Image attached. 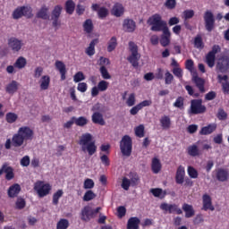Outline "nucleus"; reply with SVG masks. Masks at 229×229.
Instances as JSON below:
<instances>
[{
  "instance_id": "nucleus-53",
  "label": "nucleus",
  "mask_w": 229,
  "mask_h": 229,
  "mask_svg": "<svg viewBox=\"0 0 229 229\" xmlns=\"http://www.w3.org/2000/svg\"><path fill=\"white\" fill-rule=\"evenodd\" d=\"M99 71H100V74L104 80H110V78H112V76L108 72V70L106 69V66H101Z\"/></svg>"
},
{
  "instance_id": "nucleus-50",
  "label": "nucleus",
  "mask_w": 229,
  "mask_h": 229,
  "mask_svg": "<svg viewBox=\"0 0 229 229\" xmlns=\"http://www.w3.org/2000/svg\"><path fill=\"white\" fill-rule=\"evenodd\" d=\"M94 199H96V193L91 190L87 191L83 196V201H92Z\"/></svg>"
},
{
  "instance_id": "nucleus-36",
  "label": "nucleus",
  "mask_w": 229,
  "mask_h": 229,
  "mask_svg": "<svg viewBox=\"0 0 229 229\" xmlns=\"http://www.w3.org/2000/svg\"><path fill=\"white\" fill-rule=\"evenodd\" d=\"M48 10L49 8L46 7V5L42 6L37 13L38 19H43L44 21H47V19H49V15H47Z\"/></svg>"
},
{
  "instance_id": "nucleus-55",
  "label": "nucleus",
  "mask_w": 229,
  "mask_h": 229,
  "mask_svg": "<svg viewBox=\"0 0 229 229\" xmlns=\"http://www.w3.org/2000/svg\"><path fill=\"white\" fill-rule=\"evenodd\" d=\"M174 81V76H173L169 71H166L165 72V85H171V83H173V81Z\"/></svg>"
},
{
  "instance_id": "nucleus-34",
  "label": "nucleus",
  "mask_w": 229,
  "mask_h": 229,
  "mask_svg": "<svg viewBox=\"0 0 229 229\" xmlns=\"http://www.w3.org/2000/svg\"><path fill=\"white\" fill-rule=\"evenodd\" d=\"M65 12L68 15H72L76 10V4L72 0H67L64 4Z\"/></svg>"
},
{
  "instance_id": "nucleus-20",
  "label": "nucleus",
  "mask_w": 229,
  "mask_h": 229,
  "mask_svg": "<svg viewBox=\"0 0 229 229\" xmlns=\"http://www.w3.org/2000/svg\"><path fill=\"white\" fill-rule=\"evenodd\" d=\"M163 35L161 36L160 44L163 47H167L171 44V31L169 29H165Z\"/></svg>"
},
{
  "instance_id": "nucleus-23",
  "label": "nucleus",
  "mask_w": 229,
  "mask_h": 229,
  "mask_svg": "<svg viewBox=\"0 0 229 229\" xmlns=\"http://www.w3.org/2000/svg\"><path fill=\"white\" fill-rule=\"evenodd\" d=\"M55 69H57V71H59L60 74H61V80L62 81H64L66 78V74H67V69L65 68V64H64V62L62 61H55Z\"/></svg>"
},
{
  "instance_id": "nucleus-40",
  "label": "nucleus",
  "mask_w": 229,
  "mask_h": 229,
  "mask_svg": "<svg viewBox=\"0 0 229 229\" xmlns=\"http://www.w3.org/2000/svg\"><path fill=\"white\" fill-rule=\"evenodd\" d=\"M117 47V38L112 37L107 42V52L112 53Z\"/></svg>"
},
{
  "instance_id": "nucleus-15",
  "label": "nucleus",
  "mask_w": 229,
  "mask_h": 229,
  "mask_svg": "<svg viewBox=\"0 0 229 229\" xmlns=\"http://www.w3.org/2000/svg\"><path fill=\"white\" fill-rule=\"evenodd\" d=\"M202 210H205V212L208 210L214 212L216 210V208L212 205V197L208 194H204L202 196Z\"/></svg>"
},
{
  "instance_id": "nucleus-14",
  "label": "nucleus",
  "mask_w": 229,
  "mask_h": 229,
  "mask_svg": "<svg viewBox=\"0 0 229 229\" xmlns=\"http://www.w3.org/2000/svg\"><path fill=\"white\" fill-rule=\"evenodd\" d=\"M216 69L220 72H228L229 71V56L223 55L221 56L216 64Z\"/></svg>"
},
{
  "instance_id": "nucleus-47",
  "label": "nucleus",
  "mask_w": 229,
  "mask_h": 229,
  "mask_svg": "<svg viewBox=\"0 0 229 229\" xmlns=\"http://www.w3.org/2000/svg\"><path fill=\"white\" fill-rule=\"evenodd\" d=\"M21 10L23 13V17H26L27 19H31L33 17V9L30 6H21Z\"/></svg>"
},
{
  "instance_id": "nucleus-16",
  "label": "nucleus",
  "mask_w": 229,
  "mask_h": 229,
  "mask_svg": "<svg viewBox=\"0 0 229 229\" xmlns=\"http://www.w3.org/2000/svg\"><path fill=\"white\" fill-rule=\"evenodd\" d=\"M192 81L199 89V92H200V94H205V92H207V89H205V83H207V81H205V79L195 75L192 77Z\"/></svg>"
},
{
  "instance_id": "nucleus-3",
  "label": "nucleus",
  "mask_w": 229,
  "mask_h": 229,
  "mask_svg": "<svg viewBox=\"0 0 229 229\" xmlns=\"http://www.w3.org/2000/svg\"><path fill=\"white\" fill-rule=\"evenodd\" d=\"M147 22L151 26V31H164L165 30L169 29V27H167V21L162 20V15L158 13L150 16Z\"/></svg>"
},
{
  "instance_id": "nucleus-38",
  "label": "nucleus",
  "mask_w": 229,
  "mask_h": 229,
  "mask_svg": "<svg viewBox=\"0 0 229 229\" xmlns=\"http://www.w3.org/2000/svg\"><path fill=\"white\" fill-rule=\"evenodd\" d=\"M194 47H196L197 49H203L205 47V44L203 43V38H201V35L198 34L195 38H194Z\"/></svg>"
},
{
  "instance_id": "nucleus-18",
  "label": "nucleus",
  "mask_w": 229,
  "mask_h": 229,
  "mask_svg": "<svg viewBox=\"0 0 229 229\" xmlns=\"http://www.w3.org/2000/svg\"><path fill=\"white\" fill-rule=\"evenodd\" d=\"M136 28H137V24L135 23V21L131 19L123 20V29L127 33H133Z\"/></svg>"
},
{
  "instance_id": "nucleus-57",
  "label": "nucleus",
  "mask_w": 229,
  "mask_h": 229,
  "mask_svg": "<svg viewBox=\"0 0 229 229\" xmlns=\"http://www.w3.org/2000/svg\"><path fill=\"white\" fill-rule=\"evenodd\" d=\"M98 89L100 92H105L108 89V81H100L98 84Z\"/></svg>"
},
{
  "instance_id": "nucleus-7",
  "label": "nucleus",
  "mask_w": 229,
  "mask_h": 229,
  "mask_svg": "<svg viewBox=\"0 0 229 229\" xmlns=\"http://www.w3.org/2000/svg\"><path fill=\"white\" fill-rule=\"evenodd\" d=\"M129 49L131 53V55L127 57V60L131 64L132 67H139V61L140 60V54H139V47L135 42H129Z\"/></svg>"
},
{
  "instance_id": "nucleus-49",
  "label": "nucleus",
  "mask_w": 229,
  "mask_h": 229,
  "mask_svg": "<svg viewBox=\"0 0 229 229\" xmlns=\"http://www.w3.org/2000/svg\"><path fill=\"white\" fill-rule=\"evenodd\" d=\"M187 173L190 178H192L193 180H196V178L199 176L198 170L191 165L188 166Z\"/></svg>"
},
{
  "instance_id": "nucleus-51",
  "label": "nucleus",
  "mask_w": 229,
  "mask_h": 229,
  "mask_svg": "<svg viewBox=\"0 0 229 229\" xmlns=\"http://www.w3.org/2000/svg\"><path fill=\"white\" fill-rule=\"evenodd\" d=\"M216 117L219 121H226V119H228V114L225 112V109L219 108L216 114Z\"/></svg>"
},
{
  "instance_id": "nucleus-6",
  "label": "nucleus",
  "mask_w": 229,
  "mask_h": 229,
  "mask_svg": "<svg viewBox=\"0 0 229 229\" xmlns=\"http://www.w3.org/2000/svg\"><path fill=\"white\" fill-rule=\"evenodd\" d=\"M33 189L34 191L37 192L38 198H46V196H49L53 187L51 184L45 182L44 181H37L34 183Z\"/></svg>"
},
{
  "instance_id": "nucleus-17",
  "label": "nucleus",
  "mask_w": 229,
  "mask_h": 229,
  "mask_svg": "<svg viewBox=\"0 0 229 229\" xmlns=\"http://www.w3.org/2000/svg\"><path fill=\"white\" fill-rule=\"evenodd\" d=\"M185 182V167L179 165L175 173V182L177 185H182Z\"/></svg>"
},
{
  "instance_id": "nucleus-58",
  "label": "nucleus",
  "mask_w": 229,
  "mask_h": 229,
  "mask_svg": "<svg viewBox=\"0 0 229 229\" xmlns=\"http://www.w3.org/2000/svg\"><path fill=\"white\" fill-rule=\"evenodd\" d=\"M94 185H95L94 180L88 178L84 181L83 189H86V190L94 189Z\"/></svg>"
},
{
  "instance_id": "nucleus-43",
  "label": "nucleus",
  "mask_w": 229,
  "mask_h": 229,
  "mask_svg": "<svg viewBox=\"0 0 229 229\" xmlns=\"http://www.w3.org/2000/svg\"><path fill=\"white\" fill-rule=\"evenodd\" d=\"M17 119H19V115H17V114L15 113H7L5 115V121L9 123V124H13V123H15V121H17Z\"/></svg>"
},
{
  "instance_id": "nucleus-12",
  "label": "nucleus",
  "mask_w": 229,
  "mask_h": 229,
  "mask_svg": "<svg viewBox=\"0 0 229 229\" xmlns=\"http://www.w3.org/2000/svg\"><path fill=\"white\" fill-rule=\"evenodd\" d=\"M160 209L168 212V214H177L178 216L183 214V211L177 204H167L164 202L160 205Z\"/></svg>"
},
{
  "instance_id": "nucleus-35",
  "label": "nucleus",
  "mask_w": 229,
  "mask_h": 229,
  "mask_svg": "<svg viewBox=\"0 0 229 229\" xmlns=\"http://www.w3.org/2000/svg\"><path fill=\"white\" fill-rule=\"evenodd\" d=\"M159 123L163 130H169V128H171V118L167 115L162 116Z\"/></svg>"
},
{
  "instance_id": "nucleus-9",
  "label": "nucleus",
  "mask_w": 229,
  "mask_h": 229,
  "mask_svg": "<svg viewBox=\"0 0 229 229\" xmlns=\"http://www.w3.org/2000/svg\"><path fill=\"white\" fill-rule=\"evenodd\" d=\"M207 112V106L203 105V99H192L191 101V114L198 115L199 114H205Z\"/></svg>"
},
{
  "instance_id": "nucleus-10",
  "label": "nucleus",
  "mask_w": 229,
  "mask_h": 229,
  "mask_svg": "<svg viewBox=\"0 0 229 229\" xmlns=\"http://www.w3.org/2000/svg\"><path fill=\"white\" fill-rule=\"evenodd\" d=\"M204 24L206 30L210 33L216 28V18L214 17V13L211 11H206L204 13Z\"/></svg>"
},
{
  "instance_id": "nucleus-44",
  "label": "nucleus",
  "mask_w": 229,
  "mask_h": 229,
  "mask_svg": "<svg viewBox=\"0 0 229 229\" xmlns=\"http://www.w3.org/2000/svg\"><path fill=\"white\" fill-rule=\"evenodd\" d=\"M130 178H131V180H130L131 185L132 187L137 186L140 182V177H139V174L137 173H131Z\"/></svg>"
},
{
  "instance_id": "nucleus-39",
  "label": "nucleus",
  "mask_w": 229,
  "mask_h": 229,
  "mask_svg": "<svg viewBox=\"0 0 229 229\" xmlns=\"http://www.w3.org/2000/svg\"><path fill=\"white\" fill-rule=\"evenodd\" d=\"M83 30L86 33H92V31H94V23H92V20L88 19L84 21Z\"/></svg>"
},
{
  "instance_id": "nucleus-24",
  "label": "nucleus",
  "mask_w": 229,
  "mask_h": 229,
  "mask_svg": "<svg viewBox=\"0 0 229 229\" xmlns=\"http://www.w3.org/2000/svg\"><path fill=\"white\" fill-rule=\"evenodd\" d=\"M91 121L94 124H99L100 126H105V124H106L103 118V114L99 112L93 113L91 115Z\"/></svg>"
},
{
  "instance_id": "nucleus-11",
  "label": "nucleus",
  "mask_w": 229,
  "mask_h": 229,
  "mask_svg": "<svg viewBox=\"0 0 229 229\" xmlns=\"http://www.w3.org/2000/svg\"><path fill=\"white\" fill-rule=\"evenodd\" d=\"M62 10L64 7L62 5H55L52 11L51 21L52 26L58 30V26H61L62 22L60 21V16L62 15Z\"/></svg>"
},
{
  "instance_id": "nucleus-37",
  "label": "nucleus",
  "mask_w": 229,
  "mask_h": 229,
  "mask_svg": "<svg viewBox=\"0 0 229 229\" xmlns=\"http://www.w3.org/2000/svg\"><path fill=\"white\" fill-rule=\"evenodd\" d=\"M73 120L75 121L76 126H80L81 128H83V126H87L89 124V119L85 116H80V117H75L73 116Z\"/></svg>"
},
{
  "instance_id": "nucleus-4",
  "label": "nucleus",
  "mask_w": 229,
  "mask_h": 229,
  "mask_svg": "<svg viewBox=\"0 0 229 229\" xmlns=\"http://www.w3.org/2000/svg\"><path fill=\"white\" fill-rule=\"evenodd\" d=\"M147 22L151 26V31H164L165 30L169 29V27H167V21L162 20V15L158 13L150 16Z\"/></svg>"
},
{
  "instance_id": "nucleus-19",
  "label": "nucleus",
  "mask_w": 229,
  "mask_h": 229,
  "mask_svg": "<svg viewBox=\"0 0 229 229\" xmlns=\"http://www.w3.org/2000/svg\"><path fill=\"white\" fill-rule=\"evenodd\" d=\"M8 46L11 47V49L14 52L17 53L22 49V41L15 38H11L8 40Z\"/></svg>"
},
{
  "instance_id": "nucleus-29",
  "label": "nucleus",
  "mask_w": 229,
  "mask_h": 229,
  "mask_svg": "<svg viewBox=\"0 0 229 229\" xmlns=\"http://www.w3.org/2000/svg\"><path fill=\"white\" fill-rule=\"evenodd\" d=\"M112 13L114 15V17H121L123 13H124V7L122 4L116 3L113 6Z\"/></svg>"
},
{
  "instance_id": "nucleus-42",
  "label": "nucleus",
  "mask_w": 229,
  "mask_h": 229,
  "mask_svg": "<svg viewBox=\"0 0 229 229\" xmlns=\"http://www.w3.org/2000/svg\"><path fill=\"white\" fill-rule=\"evenodd\" d=\"M62 196H64V190H58L56 192H55L52 197L53 205H58L60 198H62Z\"/></svg>"
},
{
  "instance_id": "nucleus-54",
  "label": "nucleus",
  "mask_w": 229,
  "mask_h": 229,
  "mask_svg": "<svg viewBox=\"0 0 229 229\" xmlns=\"http://www.w3.org/2000/svg\"><path fill=\"white\" fill-rule=\"evenodd\" d=\"M136 137H139V139H142L144 137V126L142 124H140L134 129Z\"/></svg>"
},
{
  "instance_id": "nucleus-48",
  "label": "nucleus",
  "mask_w": 229,
  "mask_h": 229,
  "mask_svg": "<svg viewBox=\"0 0 229 229\" xmlns=\"http://www.w3.org/2000/svg\"><path fill=\"white\" fill-rule=\"evenodd\" d=\"M69 228V220L65 218H61L56 225V229H68Z\"/></svg>"
},
{
  "instance_id": "nucleus-5",
  "label": "nucleus",
  "mask_w": 229,
  "mask_h": 229,
  "mask_svg": "<svg viewBox=\"0 0 229 229\" xmlns=\"http://www.w3.org/2000/svg\"><path fill=\"white\" fill-rule=\"evenodd\" d=\"M133 140L130 135H124L120 140V151L123 157H131Z\"/></svg>"
},
{
  "instance_id": "nucleus-27",
  "label": "nucleus",
  "mask_w": 229,
  "mask_h": 229,
  "mask_svg": "<svg viewBox=\"0 0 229 229\" xmlns=\"http://www.w3.org/2000/svg\"><path fill=\"white\" fill-rule=\"evenodd\" d=\"M182 210L183 212H185V217L188 219L191 217H194V215L196 214L194 208L191 204L184 203L182 205Z\"/></svg>"
},
{
  "instance_id": "nucleus-52",
  "label": "nucleus",
  "mask_w": 229,
  "mask_h": 229,
  "mask_svg": "<svg viewBox=\"0 0 229 229\" xmlns=\"http://www.w3.org/2000/svg\"><path fill=\"white\" fill-rule=\"evenodd\" d=\"M24 13H22V6L16 8L13 13V18L17 20L24 17Z\"/></svg>"
},
{
  "instance_id": "nucleus-28",
  "label": "nucleus",
  "mask_w": 229,
  "mask_h": 229,
  "mask_svg": "<svg viewBox=\"0 0 229 229\" xmlns=\"http://www.w3.org/2000/svg\"><path fill=\"white\" fill-rule=\"evenodd\" d=\"M99 40L98 38L92 39L91 42L89 43V46L86 48V55L88 56H94L96 55V44H98Z\"/></svg>"
},
{
  "instance_id": "nucleus-22",
  "label": "nucleus",
  "mask_w": 229,
  "mask_h": 229,
  "mask_svg": "<svg viewBox=\"0 0 229 229\" xmlns=\"http://www.w3.org/2000/svg\"><path fill=\"white\" fill-rule=\"evenodd\" d=\"M217 130V125L216 123H209L208 126H204L199 131V135H210Z\"/></svg>"
},
{
  "instance_id": "nucleus-26",
  "label": "nucleus",
  "mask_w": 229,
  "mask_h": 229,
  "mask_svg": "<svg viewBox=\"0 0 229 229\" xmlns=\"http://www.w3.org/2000/svg\"><path fill=\"white\" fill-rule=\"evenodd\" d=\"M51 83V77L49 75H43L39 80V87L41 90H47Z\"/></svg>"
},
{
  "instance_id": "nucleus-1",
  "label": "nucleus",
  "mask_w": 229,
  "mask_h": 229,
  "mask_svg": "<svg viewBox=\"0 0 229 229\" xmlns=\"http://www.w3.org/2000/svg\"><path fill=\"white\" fill-rule=\"evenodd\" d=\"M35 137V132L29 126L20 127L17 133L13 135V147L21 148L24 142L31 140Z\"/></svg>"
},
{
  "instance_id": "nucleus-64",
  "label": "nucleus",
  "mask_w": 229,
  "mask_h": 229,
  "mask_svg": "<svg viewBox=\"0 0 229 229\" xmlns=\"http://www.w3.org/2000/svg\"><path fill=\"white\" fill-rule=\"evenodd\" d=\"M175 108H183V97H178L174 103Z\"/></svg>"
},
{
  "instance_id": "nucleus-21",
  "label": "nucleus",
  "mask_w": 229,
  "mask_h": 229,
  "mask_svg": "<svg viewBox=\"0 0 229 229\" xmlns=\"http://www.w3.org/2000/svg\"><path fill=\"white\" fill-rule=\"evenodd\" d=\"M216 180L218 182H228L229 180V172L228 169L218 168L216 170Z\"/></svg>"
},
{
  "instance_id": "nucleus-2",
  "label": "nucleus",
  "mask_w": 229,
  "mask_h": 229,
  "mask_svg": "<svg viewBox=\"0 0 229 229\" xmlns=\"http://www.w3.org/2000/svg\"><path fill=\"white\" fill-rule=\"evenodd\" d=\"M79 144L81 147V151L88 153L89 157H92L98 151L96 142L92 141V134L89 132L81 135Z\"/></svg>"
},
{
  "instance_id": "nucleus-46",
  "label": "nucleus",
  "mask_w": 229,
  "mask_h": 229,
  "mask_svg": "<svg viewBox=\"0 0 229 229\" xmlns=\"http://www.w3.org/2000/svg\"><path fill=\"white\" fill-rule=\"evenodd\" d=\"M26 64H28L26 58L21 56L14 63V67L17 69H24V67H26Z\"/></svg>"
},
{
  "instance_id": "nucleus-25",
  "label": "nucleus",
  "mask_w": 229,
  "mask_h": 229,
  "mask_svg": "<svg viewBox=\"0 0 229 229\" xmlns=\"http://www.w3.org/2000/svg\"><path fill=\"white\" fill-rule=\"evenodd\" d=\"M21 192V185L18 183L13 184L9 187L7 194L9 198H17Z\"/></svg>"
},
{
  "instance_id": "nucleus-32",
  "label": "nucleus",
  "mask_w": 229,
  "mask_h": 229,
  "mask_svg": "<svg viewBox=\"0 0 229 229\" xmlns=\"http://www.w3.org/2000/svg\"><path fill=\"white\" fill-rule=\"evenodd\" d=\"M139 225H140L139 217H131L127 222V229H139Z\"/></svg>"
},
{
  "instance_id": "nucleus-30",
  "label": "nucleus",
  "mask_w": 229,
  "mask_h": 229,
  "mask_svg": "<svg viewBox=\"0 0 229 229\" xmlns=\"http://www.w3.org/2000/svg\"><path fill=\"white\" fill-rule=\"evenodd\" d=\"M151 169L154 174H158V173H160V171L162 170V164L160 163L159 158L154 157L152 159Z\"/></svg>"
},
{
  "instance_id": "nucleus-41",
  "label": "nucleus",
  "mask_w": 229,
  "mask_h": 229,
  "mask_svg": "<svg viewBox=\"0 0 229 229\" xmlns=\"http://www.w3.org/2000/svg\"><path fill=\"white\" fill-rule=\"evenodd\" d=\"M150 192L155 198H165V191L161 188H153L150 190Z\"/></svg>"
},
{
  "instance_id": "nucleus-8",
  "label": "nucleus",
  "mask_w": 229,
  "mask_h": 229,
  "mask_svg": "<svg viewBox=\"0 0 229 229\" xmlns=\"http://www.w3.org/2000/svg\"><path fill=\"white\" fill-rule=\"evenodd\" d=\"M99 210L101 208L98 207L96 209L90 208V206H85L81 212V221H85V223H89L90 219H94L98 214H99Z\"/></svg>"
},
{
  "instance_id": "nucleus-63",
  "label": "nucleus",
  "mask_w": 229,
  "mask_h": 229,
  "mask_svg": "<svg viewBox=\"0 0 229 229\" xmlns=\"http://www.w3.org/2000/svg\"><path fill=\"white\" fill-rule=\"evenodd\" d=\"M126 105L127 106H133V105H135V93H131L129 95Z\"/></svg>"
},
{
  "instance_id": "nucleus-59",
  "label": "nucleus",
  "mask_w": 229,
  "mask_h": 229,
  "mask_svg": "<svg viewBox=\"0 0 229 229\" xmlns=\"http://www.w3.org/2000/svg\"><path fill=\"white\" fill-rule=\"evenodd\" d=\"M165 6L167 10H174L176 8V0H166Z\"/></svg>"
},
{
  "instance_id": "nucleus-60",
  "label": "nucleus",
  "mask_w": 229,
  "mask_h": 229,
  "mask_svg": "<svg viewBox=\"0 0 229 229\" xmlns=\"http://www.w3.org/2000/svg\"><path fill=\"white\" fill-rule=\"evenodd\" d=\"M183 20L189 21V19H192L194 17V10H185L182 13Z\"/></svg>"
},
{
  "instance_id": "nucleus-13",
  "label": "nucleus",
  "mask_w": 229,
  "mask_h": 229,
  "mask_svg": "<svg viewBox=\"0 0 229 229\" xmlns=\"http://www.w3.org/2000/svg\"><path fill=\"white\" fill-rule=\"evenodd\" d=\"M5 174V180L10 182L15 178V174L13 173V167L10 166V164L4 163L0 168V176Z\"/></svg>"
},
{
  "instance_id": "nucleus-31",
  "label": "nucleus",
  "mask_w": 229,
  "mask_h": 229,
  "mask_svg": "<svg viewBox=\"0 0 229 229\" xmlns=\"http://www.w3.org/2000/svg\"><path fill=\"white\" fill-rule=\"evenodd\" d=\"M17 90H19V82L16 81H12L11 83L7 84L5 87V92H7V94H14Z\"/></svg>"
},
{
  "instance_id": "nucleus-62",
  "label": "nucleus",
  "mask_w": 229,
  "mask_h": 229,
  "mask_svg": "<svg viewBox=\"0 0 229 229\" xmlns=\"http://www.w3.org/2000/svg\"><path fill=\"white\" fill-rule=\"evenodd\" d=\"M130 185H131L130 179L123 177L122 181V188H123L124 191H130Z\"/></svg>"
},
{
  "instance_id": "nucleus-61",
  "label": "nucleus",
  "mask_w": 229,
  "mask_h": 229,
  "mask_svg": "<svg viewBox=\"0 0 229 229\" xmlns=\"http://www.w3.org/2000/svg\"><path fill=\"white\" fill-rule=\"evenodd\" d=\"M98 15L99 19H105L108 15V9L106 7H100V10L98 12Z\"/></svg>"
},
{
  "instance_id": "nucleus-45",
  "label": "nucleus",
  "mask_w": 229,
  "mask_h": 229,
  "mask_svg": "<svg viewBox=\"0 0 229 229\" xmlns=\"http://www.w3.org/2000/svg\"><path fill=\"white\" fill-rule=\"evenodd\" d=\"M206 62L208 67H214L216 65V55L208 52L206 55Z\"/></svg>"
},
{
  "instance_id": "nucleus-56",
  "label": "nucleus",
  "mask_w": 229,
  "mask_h": 229,
  "mask_svg": "<svg viewBox=\"0 0 229 229\" xmlns=\"http://www.w3.org/2000/svg\"><path fill=\"white\" fill-rule=\"evenodd\" d=\"M85 80V75L83 74V72H78L73 76V81L75 83H80V81H83Z\"/></svg>"
},
{
  "instance_id": "nucleus-33",
  "label": "nucleus",
  "mask_w": 229,
  "mask_h": 229,
  "mask_svg": "<svg viewBox=\"0 0 229 229\" xmlns=\"http://www.w3.org/2000/svg\"><path fill=\"white\" fill-rule=\"evenodd\" d=\"M187 153L190 157H199L201 155V151L198 148V145L193 144L187 148Z\"/></svg>"
}]
</instances>
